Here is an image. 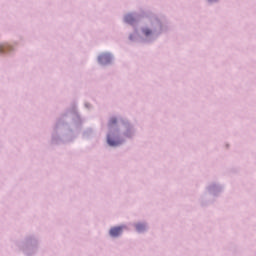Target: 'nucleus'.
I'll return each mask as SVG.
<instances>
[{
	"instance_id": "nucleus-2",
	"label": "nucleus",
	"mask_w": 256,
	"mask_h": 256,
	"mask_svg": "<svg viewBox=\"0 0 256 256\" xmlns=\"http://www.w3.org/2000/svg\"><path fill=\"white\" fill-rule=\"evenodd\" d=\"M107 141H108V145H110L111 147H115V146L119 145V142H116L113 139H111V136L107 137Z\"/></svg>"
},
{
	"instance_id": "nucleus-7",
	"label": "nucleus",
	"mask_w": 256,
	"mask_h": 256,
	"mask_svg": "<svg viewBox=\"0 0 256 256\" xmlns=\"http://www.w3.org/2000/svg\"><path fill=\"white\" fill-rule=\"evenodd\" d=\"M104 59H107V55H102V56L99 57V61H100L101 63H103V60H104Z\"/></svg>"
},
{
	"instance_id": "nucleus-4",
	"label": "nucleus",
	"mask_w": 256,
	"mask_h": 256,
	"mask_svg": "<svg viewBox=\"0 0 256 256\" xmlns=\"http://www.w3.org/2000/svg\"><path fill=\"white\" fill-rule=\"evenodd\" d=\"M136 229H137V231H139V232L145 231V224H137V225H136Z\"/></svg>"
},
{
	"instance_id": "nucleus-5",
	"label": "nucleus",
	"mask_w": 256,
	"mask_h": 256,
	"mask_svg": "<svg viewBox=\"0 0 256 256\" xmlns=\"http://www.w3.org/2000/svg\"><path fill=\"white\" fill-rule=\"evenodd\" d=\"M113 125H117V118H111L109 121V127H113Z\"/></svg>"
},
{
	"instance_id": "nucleus-8",
	"label": "nucleus",
	"mask_w": 256,
	"mask_h": 256,
	"mask_svg": "<svg viewBox=\"0 0 256 256\" xmlns=\"http://www.w3.org/2000/svg\"><path fill=\"white\" fill-rule=\"evenodd\" d=\"M5 48H2V51L4 50Z\"/></svg>"
},
{
	"instance_id": "nucleus-1",
	"label": "nucleus",
	"mask_w": 256,
	"mask_h": 256,
	"mask_svg": "<svg viewBox=\"0 0 256 256\" xmlns=\"http://www.w3.org/2000/svg\"><path fill=\"white\" fill-rule=\"evenodd\" d=\"M123 233V228L122 227H114L110 229V235L111 237H119Z\"/></svg>"
},
{
	"instance_id": "nucleus-6",
	"label": "nucleus",
	"mask_w": 256,
	"mask_h": 256,
	"mask_svg": "<svg viewBox=\"0 0 256 256\" xmlns=\"http://www.w3.org/2000/svg\"><path fill=\"white\" fill-rule=\"evenodd\" d=\"M144 35H146V37H149V35H151V30L149 28H146L143 30Z\"/></svg>"
},
{
	"instance_id": "nucleus-3",
	"label": "nucleus",
	"mask_w": 256,
	"mask_h": 256,
	"mask_svg": "<svg viewBox=\"0 0 256 256\" xmlns=\"http://www.w3.org/2000/svg\"><path fill=\"white\" fill-rule=\"evenodd\" d=\"M133 21H135V18H133V15L128 14L125 16V22L126 23H133Z\"/></svg>"
}]
</instances>
